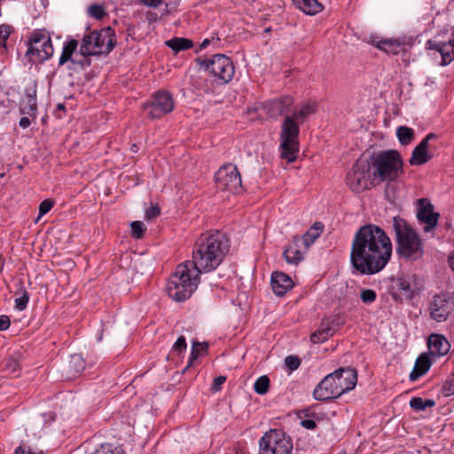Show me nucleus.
<instances>
[{
  "mask_svg": "<svg viewBox=\"0 0 454 454\" xmlns=\"http://www.w3.org/2000/svg\"><path fill=\"white\" fill-rule=\"evenodd\" d=\"M230 247L229 238L220 231L202 233L195 241L192 260L189 261V265L200 272L215 270L228 254Z\"/></svg>",
  "mask_w": 454,
  "mask_h": 454,
  "instance_id": "nucleus-2",
  "label": "nucleus"
},
{
  "mask_svg": "<svg viewBox=\"0 0 454 454\" xmlns=\"http://www.w3.org/2000/svg\"><path fill=\"white\" fill-rule=\"evenodd\" d=\"M55 201L51 199L43 200L39 205V216L46 215L54 207Z\"/></svg>",
  "mask_w": 454,
  "mask_h": 454,
  "instance_id": "nucleus-48",
  "label": "nucleus"
},
{
  "mask_svg": "<svg viewBox=\"0 0 454 454\" xmlns=\"http://www.w3.org/2000/svg\"><path fill=\"white\" fill-rule=\"evenodd\" d=\"M373 179L380 182H393L403 174V161L396 150L380 151L373 153L369 160Z\"/></svg>",
  "mask_w": 454,
  "mask_h": 454,
  "instance_id": "nucleus-6",
  "label": "nucleus"
},
{
  "mask_svg": "<svg viewBox=\"0 0 454 454\" xmlns=\"http://www.w3.org/2000/svg\"><path fill=\"white\" fill-rule=\"evenodd\" d=\"M186 348H187L186 339L184 336L181 335L177 338L176 341L174 343L169 356H180L183 353H184L186 351Z\"/></svg>",
  "mask_w": 454,
  "mask_h": 454,
  "instance_id": "nucleus-42",
  "label": "nucleus"
},
{
  "mask_svg": "<svg viewBox=\"0 0 454 454\" xmlns=\"http://www.w3.org/2000/svg\"><path fill=\"white\" fill-rule=\"evenodd\" d=\"M432 365L430 355L427 353L421 354L416 360L413 370L409 375L411 381H416L421 376L425 375Z\"/></svg>",
  "mask_w": 454,
  "mask_h": 454,
  "instance_id": "nucleus-27",
  "label": "nucleus"
},
{
  "mask_svg": "<svg viewBox=\"0 0 454 454\" xmlns=\"http://www.w3.org/2000/svg\"><path fill=\"white\" fill-rule=\"evenodd\" d=\"M57 111H66V106L62 103H59L57 105V107H56V112Z\"/></svg>",
  "mask_w": 454,
  "mask_h": 454,
  "instance_id": "nucleus-63",
  "label": "nucleus"
},
{
  "mask_svg": "<svg viewBox=\"0 0 454 454\" xmlns=\"http://www.w3.org/2000/svg\"><path fill=\"white\" fill-rule=\"evenodd\" d=\"M175 103L172 94L165 90H160L151 96V99L143 103L142 109L147 118L160 119L174 110Z\"/></svg>",
  "mask_w": 454,
  "mask_h": 454,
  "instance_id": "nucleus-11",
  "label": "nucleus"
},
{
  "mask_svg": "<svg viewBox=\"0 0 454 454\" xmlns=\"http://www.w3.org/2000/svg\"><path fill=\"white\" fill-rule=\"evenodd\" d=\"M323 229L324 224L321 222H316L301 237H300L301 244L303 246L304 251H307L316 239L319 238Z\"/></svg>",
  "mask_w": 454,
  "mask_h": 454,
  "instance_id": "nucleus-28",
  "label": "nucleus"
},
{
  "mask_svg": "<svg viewBox=\"0 0 454 454\" xmlns=\"http://www.w3.org/2000/svg\"><path fill=\"white\" fill-rule=\"evenodd\" d=\"M292 2L297 9L308 15H316L324 9L318 0H292Z\"/></svg>",
  "mask_w": 454,
  "mask_h": 454,
  "instance_id": "nucleus-30",
  "label": "nucleus"
},
{
  "mask_svg": "<svg viewBox=\"0 0 454 454\" xmlns=\"http://www.w3.org/2000/svg\"><path fill=\"white\" fill-rule=\"evenodd\" d=\"M165 44L176 55L180 51H187L194 46L192 40L184 37H173L165 42Z\"/></svg>",
  "mask_w": 454,
  "mask_h": 454,
  "instance_id": "nucleus-32",
  "label": "nucleus"
},
{
  "mask_svg": "<svg viewBox=\"0 0 454 454\" xmlns=\"http://www.w3.org/2000/svg\"><path fill=\"white\" fill-rule=\"evenodd\" d=\"M392 252L393 245L387 232L376 224L367 223L355 232L350 263L361 275H374L387 266Z\"/></svg>",
  "mask_w": 454,
  "mask_h": 454,
  "instance_id": "nucleus-1",
  "label": "nucleus"
},
{
  "mask_svg": "<svg viewBox=\"0 0 454 454\" xmlns=\"http://www.w3.org/2000/svg\"><path fill=\"white\" fill-rule=\"evenodd\" d=\"M26 44L27 45L26 57L31 64L43 63L53 55L51 36L44 31L35 30Z\"/></svg>",
  "mask_w": 454,
  "mask_h": 454,
  "instance_id": "nucleus-8",
  "label": "nucleus"
},
{
  "mask_svg": "<svg viewBox=\"0 0 454 454\" xmlns=\"http://www.w3.org/2000/svg\"><path fill=\"white\" fill-rule=\"evenodd\" d=\"M4 265V258L2 254H0V273L3 271Z\"/></svg>",
  "mask_w": 454,
  "mask_h": 454,
  "instance_id": "nucleus-64",
  "label": "nucleus"
},
{
  "mask_svg": "<svg viewBox=\"0 0 454 454\" xmlns=\"http://www.w3.org/2000/svg\"><path fill=\"white\" fill-rule=\"evenodd\" d=\"M211 43V40L208 39V38H206L202 41V43H200L199 49L196 50V53H198L200 51H202L204 49H206Z\"/></svg>",
  "mask_w": 454,
  "mask_h": 454,
  "instance_id": "nucleus-61",
  "label": "nucleus"
},
{
  "mask_svg": "<svg viewBox=\"0 0 454 454\" xmlns=\"http://www.w3.org/2000/svg\"><path fill=\"white\" fill-rule=\"evenodd\" d=\"M270 285L273 293L277 296L282 297L294 287V281L287 274L274 271L271 275Z\"/></svg>",
  "mask_w": 454,
  "mask_h": 454,
  "instance_id": "nucleus-20",
  "label": "nucleus"
},
{
  "mask_svg": "<svg viewBox=\"0 0 454 454\" xmlns=\"http://www.w3.org/2000/svg\"><path fill=\"white\" fill-rule=\"evenodd\" d=\"M396 136L401 145H408L415 138L414 129L406 126H400L396 129Z\"/></svg>",
  "mask_w": 454,
  "mask_h": 454,
  "instance_id": "nucleus-36",
  "label": "nucleus"
},
{
  "mask_svg": "<svg viewBox=\"0 0 454 454\" xmlns=\"http://www.w3.org/2000/svg\"><path fill=\"white\" fill-rule=\"evenodd\" d=\"M410 406L415 411H421L427 408L434 407L435 402L433 399H423L422 397L414 396L410 400Z\"/></svg>",
  "mask_w": 454,
  "mask_h": 454,
  "instance_id": "nucleus-37",
  "label": "nucleus"
},
{
  "mask_svg": "<svg viewBox=\"0 0 454 454\" xmlns=\"http://www.w3.org/2000/svg\"><path fill=\"white\" fill-rule=\"evenodd\" d=\"M360 299L364 304H372L377 299V294L372 289L364 288L360 293Z\"/></svg>",
  "mask_w": 454,
  "mask_h": 454,
  "instance_id": "nucleus-44",
  "label": "nucleus"
},
{
  "mask_svg": "<svg viewBox=\"0 0 454 454\" xmlns=\"http://www.w3.org/2000/svg\"><path fill=\"white\" fill-rule=\"evenodd\" d=\"M270 384V378L267 375H262L255 380L254 390L258 395H265L269 391Z\"/></svg>",
  "mask_w": 454,
  "mask_h": 454,
  "instance_id": "nucleus-40",
  "label": "nucleus"
},
{
  "mask_svg": "<svg viewBox=\"0 0 454 454\" xmlns=\"http://www.w3.org/2000/svg\"><path fill=\"white\" fill-rule=\"evenodd\" d=\"M227 378L226 376H217L214 379L213 384L211 386V390L213 392H218L222 388V385L226 381Z\"/></svg>",
  "mask_w": 454,
  "mask_h": 454,
  "instance_id": "nucleus-53",
  "label": "nucleus"
},
{
  "mask_svg": "<svg viewBox=\"0 0 454 454\" xmlns=\"http://www.w3.org/2000/svg\"><path fill=\"white\" fill-rule=\"evenodd\" d=\"M89 41L87 40H82L81 45H80V57L76 56L70 64L72 66H69V69H76L79 67L81 70H85L91 65V59L90 56L98 55V52L96 51H92L90 47H88Z\"/></svg>",
  "mask_w": 454,
  "mask_h": 454,
  "instance_id": "nucleus-23",
  "label": "nucleus"
},
{
  "mask_svg": "<svg viewBox=\"0 0 454 454\" xmlns=\"http://www.w3.org/2000/svg\"><path fill=\"white\" fill-rule=\"evenodd\" d=\"M11 325V319L7 315L0 316V331L7 330Z\"/></svg>",
  "mask_w": 454,
  "mask_h": 454,
  "instance_id": "nucleus-55",
  "label": "nucleus"
},
{
  "mask_svg": "<svg viewBox=\"0 0 454 454\" xmlns=\"http://www.w3.org/2000/svg\"><path fill=\"white\" fill-rule=\"evenodd\" d=\"M36 83L29 85L25 88L24 98L21 99L20 113L21 114H27L33 118L36 116L37 113V98H36Z\"/></svg>",
  "mask_w": 454,
  "mask_h": 454,
  "instance_id": "nucleus-19",
  "label": "nucleus"
},
{
  "mask_svg": "<svg viewBox=\"0 0 454 454\" xmlns=\"http://www.w3.org/2000/svg\"><path fill=\"white\" fill-rule=\"evenodd\" d=\"M441 392L443 395V396H446V397L454 395V382L452 381V380H450V377L442 384Z\"/></svg>",
  "mask_w": 454,
  "mask_h": 454,
  "instance_id": "nucleus-50",
  "label": "nucleus"
},
{
  "mask_svg": "<svg viewBox=\"0 0 454 454\" xmlns=\"http://www.w3.org/2000/svg\"><path fill=\"white\" fill-rule=\"evenodd\" d=\"M293 442L283 431L271 429L260 440V454H292Z\"/></svg>",
  "mask_w": 454,
  "mask_h": 454,
  "instance_id": "nucleus-9",
  "label": "nucleus"
},
{
  "mask_svg": "<svg viewBox=\"0 0 454 454\" xmlns=\"http://www.w3.org/2000/svg\"><path fill=\"white\" fill-rule=\"evenodd\" d=\"M30 124H31V121L28 117H21L19 121V125L22 129L28 128L30 126Z\"/></svg>",
  "mask_w": 454,
  "mask_h": 454,
  "instance_id": "nucleus-60",
  "label": "nucleus"
},
{
  "mask_svg": "<svg viewBox=\"0 0 454 454\" xmlns=\"http://www.w3.org/2000/svg\"><path fill=\"white\" fill-rule=\"evenodd\" d=\"M211 74L220 81V84L230 82L235 74L231 59L224 54H215Z\"/></svg>",
  "mask_w": 454,
  "mask_h": 454,
  "instance_id": "nucleus-16",
  "label": "nucleus"
},
{
  "mask_svg": "<svg viewBox=\"0 0 454 454\" xmlns=\"http://www.w3.org/2000/svg\"><path fill=\"white\" fill-rule=\"evenodd\" d=\"M14 454H42V453H35V452H32L31 450L29 448H27V450H26L25 448H23L22 446H19L16 450H15V452Z\"/></svg>",
  "mask_w": 454,
  "mask_h": 454,
  "instance_id": "nucleus-59",
  "label": "nucleus"
},
{
  "mask_svg": "<svg viewBox=\"0 0 454 454\" xmlns=\"http://www.w3.org/2000/svg\"><path fill=\"white\" fill-rule=\"evenodd\" d=\"M78 42L75 39H70L64 43L62 52L59 60V66H63L67 62H71L74 53L76 51Z\"/></svg>",
  "mask_w": 454,
  "mask_h": 454,
  "instance_id": "nucleus-33",
  "label": "nucleus"
},
{
  "mask_svg": "<svg viewBox=\"0 0 454 454\" xmlns=\"http://www.w3.org/2000/svg\"><path fill=\"white\" fill-rule=\"evenodd\" d=\"M439 217L440 214L434 211V206L427 198L417 200V218L419 223L425 224V232H429L436 227Z\"/></svg>",
  "mask_w": 454,
  "mask_h": 454,
  "instance_id": "nucleus-15",
  "label": "nucleus"
},
{
  "mask_svg": "<svg viewBox=\"0 0 454 454\" xmlns=\"http://www.w3.org/2000/svg\"><path fill=\"white\" fill-rule=\"evenodd\" d=\"M20 293L21 295L15 299V308L19 310H23L27 308L30 296L27 289L23 286V282L20 281Z\"/></svg>",
  "mask_w": 454,
  "mask_h": 454,
  "instance_id": "nucleus-41",
  "label": "nucleus"
},
{
  "mask_svg": "<svg viewBox=\"0 0 454 454\" xmlns=\"http://www.w3.org/2000/svg\"><path fill=\"white\" fill-rule=\"evenodd\" d=\"M192 85L205 94H214L215 81L208 78L202 79L200 76L192 78Z\"/></svg>",
  "mask_w": 454,
  "mask_h": 454,
  "instance_id": "nucleus-34",
  "label": "nucleus"
},
{
  "mask_svg": "<svg viewBox=\"0 0 454 454\" xmlns=\"http://www.w3.org/2000/svg\"><path fill=\"white\" fill-rule=\"evenodd\" d=\"M437 135L428 133L420 143L415 146L412 151L411 157L409 160L411 166H420L428 162L433 155L428 152L429 141L435 139Z\"/></svg>",
  "mask_w": 454,
  "mask_h": 454,
  "instance_id": "nucleus-18",
  "label": "nucleus"
},
{
  "mask_svg": "<svg viewBox=\"0 0 454 454\" xmlns=\"http://www.w3.org/2000/svg\"><path fill=\"white\" fill-rule=\"evenodd\" d=\"M301 425L309 430H313L317 427V423L313 419H303L301 422Z\"/></svg>",
  "mask_w": 454,
  "mask_h": 454,
  "instance_id": "nucleus-56",
  "label": "nucleus"
},
{
  "mask_svg": "<svg viewBox=\"0 0 454 454\" xmlns=\"http://www.w3.org/2000/svg\"><path fill=\"white\" fill-rule=\"evenodd\" d=\"M300 127L294 118L286 115L281 124L280 153L288 162H294L299 153Z\"/></svg>",
  "mask_w": 454,
  "mask_h": 454,
  "instance_id": "nucleus-7",
  "label": "nucleus"
},
{
  "mask_svg": "<svg viewBox=\"0 0 454 454\" xmlns=\"http://www.w3.org/2000/svg\"><path fill=\"white\" fill-rule=\"evenodd\" d=\"M300 237L295 235L293 237L292 242L287 245L283 252V257L286 262L291 264H298L304 258L303 252L301 250Z\"/></svg>",
  "mask_w": 454,
  "mask_h": 454,
  "instance_id": "nucleus-24",
  "label": "nucleus"
},
{
  "mask_svg": "<svg viewBox=\"0 0 454 454\" xmlns=\"http://www.w3.org/2000/svg\"><path fill=\"white\" fill-rule=\"evenodd\" d=\"M396 254L405 262H415L423 257L425 250L421 237L403 217L393 218Z\"/></svg>",
  "mask_w": 454,
  "mask_h": 454,
  "instance_id": "nucleus-4",
  "label": "nucleus"
},
{
  "mask_svg": "<svg viewBox=\"0 0 454 454\" xmlns=\"http://www.w3.org/2000/svg\"><path fill=\"white\" fill-rule=\"evenodd\" d=\"M91 454H126L122 445L112 442L101 443Z\"/></svg>",
  "mask_w": 454,
  "mask_h": 454,
  "instance_id": "nucleus-35",
  "label": "nucleus"
},
{
  "mask_svg": "<svg viewBox=\"0 0 454 454\" xmlns=\"http://www.w3.org/2000/svg\"><path fill=\"white\" fill-rule=\"evenodd\" d=\"M160 215V207L155 206H151L149 208L145 210V218L150 220L153 219Z\"/></svg>",
  "mask_w": 454,
  "mask_h": 454,
  "instance_id": "nucleus-54",
  "label": "nucleus"
},
{
  "mask_svg": "<svg viewBox=\"0 0 454 454\" xmlns=\"http://www.w3.org/2000/svg\"><path fill=\"white\" fill-rule=\"evenodd\" d=\"M454 43V27L443 29L426 43V49L432 50L445 47L447 43Z\"/></svg>",
  "mask_w": 454,
  "mask_h": 454,
  "instance_id": "nucleus-26",
  "label": "nucleus"
},
{
  "mask_svg": "<svg viewBox=\"0 0 454 454\" xmlns=\"http://www.w3.org/2000/svg\"><path fill=\"white\" fill-rule=\"evenodd\" d=\"M388 293L392 299L399 304L403 303V300L411 301L415 296L410 278L407 277L393 278Z\"/></svg>",
  "mask_w": 454,
  "mask_h": 454,
  "instance_id": "nucleus-17",
  "label": "nucleus"
},
{
  "mask_svg": "<svg viewBox=\"0 0 454 454\" xmlns=\"http://www.w3.org/2000/svg\"><path fill=\"white\" fill-rule=\"evenodd\" d=\"M301 363V361L297 356H287L285 359V364L290 372L297 370Z\"/></svg>",
  "mask_w": 454,
  "mask_h": 454,
  "instance_id": "nucleus-46",
  "label": "nucleus"
},
{
  "mask_svg": "<svg viewBox=\"0 0 454 454\" xmlns=\"http://www.w3.org/2000/svg\"><path fill=\"white\" fill-rule=\"evenodd\" d=\"M317 107V106L315 103H313V104L307 103V104L303 105L300 109L295 110L294 112L293 118H294V120H297V121H299L300 122L302 123L303 121L309 115L316 113Z\"/></svg>",
  "mask_w": 454,
  "mask_h": 454,
  "instance_id": "nucleus-38",
  "label": "nucleus"
},
{
  "mask_svg": "<svg viewBox=\"0 0 454 454\" xmlns=\"http://www.w3.org/2000/svg\"><path fill=\"white\" fill-rule=\"evenodd\" d=\"M89 41L88 47L96 51L98 54H108L116 45V34L111 27L100 30H93L85 34L82 40Z\"/></svg>",
  "mask_w": 454,
  "mask_h": 454,
  "instance_id": "nucleus-12",
  "label": "nucleus"
},
{
  "mask_svg": "<svg viewBox=\"0 0 454 454\" xmlns=\"http://www.w3.org/2000/svg\"><path fill=\"white\" fill-rule=\"evenodd\" d=\"M12 31L13 27L11 25H0V47L6 48V41Z\"/></svg>",
  "mask_w": 454,
  "mask_h": 454,
  "instance_id": "nucleus-45",
  "label": "nucleus"
},
{
  "mask_svg": "<svg viewBox=\"0 0 454 454\" xmlns=\"http://www.w3.org/2000/svg\"><path fill=\"white\" fill-rule=\"evenodd\" d=\"M369 160L358 159L346 176L347 185L356 193L368 190L372 185Z\"/></svg>",
  "mask_w": 454,
  "mask_h": 454,
  "instance_id": "nucleus-10",
  "label": "nucleus"
},
{
  "mask_svg": "<svg viewBox=\"0 0 454 454\" xmlns=\"http://www.w3.org/2000/svg\"><path fill=\"white\" fill-rule=\"evenodd\" d=\"M200 356V350L198 348H196V344L192 343V351L188 359V364L186 367L184 368V371L187 370L190 367L194 366L197 364V361Z\"/></svg>",
  "mask_w": 454,
  "mask_h": 454,
  "instance_id": "nucleus-47",
  "label": "nucleus"
},
{
  "mask_svg": "<svg viewBox=\"0 0 454 454\" xmlns=\"http://www.w3.org/2000/svg\"><path fill=\"white\" fill-rule=\"evenodd\" d=\"M195 61L197 62V64L199 66L203 67L205 69V71H208L211 74L212 67H213V64H211V63H213V61H215V55H213L210 59L197 58L195 59Z\"/></svg>",
  "mask_w": 454,
  "mask_h": 454,
  "instance_id": "nucleus-51",
  "label": "nucleus"
},
{
  "mask_svg": "<svg viewBox=\"0 0 454 454\" xmlns=\"http://www.w3.org/2000/svg\"><path fill=\"white\" fill-rule=\"evenodd\" d=\"M200 273V270L189 265V261L178 264L168 281V295L177 302L188 300L198 287Z\"/></svg>",
  "mask_w": 454,
  "mask_h": 454,
  "instance_id": "nucleus-5",
  "label": "nucleus"
},
{
  "mask_svg": "<svg viewBox=\"0 0 454 454\" xmlns=\"http://www.w3.org/2000/svg\"><path fill=\"white\" fill-rule=\"evenodd\" d=\"M448 262H449L450 267L454 271V250L449 255Z\"/></svg>",
  "mask_w": 454,
  "mask_h": 454,
  "instance_id": "nucleus-62",
  "label": "nucleus"
},
{
  "mask_svg": "<svg viewBox=\"0 0 454 454\" xmlns=\"http://www.w3.org/2000/svg\"><path fill=\"white\" fill-rule=\"evenodd\" d=\"M89 12H90V14L98 19V20H101L105 17L106 15V12H105V9L102 5H99V4H92L90 6L89 8Z\"/></svg>",
  "mask_w": 454,
  "mask_h": 454,
  "instance_id": "nucleus-49",
  "label": "nucleus"
},
{
  "mask_svg": "<svg viewBox=\"0 0 454 454\" xmlns=\"http://www.w3.org/2000/svg\"><path fill=\"white\" fill-rule=\"evenodd\" d=\"M438 51L442 56V66H447L454 60V42L446 44L445 47L433 49Z\"/></svg>",
  "mask_w": 454,
  "mask_h": 454,
  "instance_id": "nucleus-39",
  "label": "nucleus"
},
{
  "mask_svg": "<svg viewBox=\"0 0 454 454\" xmlns=\"http://www.w3.org/2000/svg\"><path fill=\"white\" fill-rule=\"evenodd\" d=\"M193 343L196 344V348H199L200 352H202L204 354L207 353V350H208V343L207 342L193 341Z\"/></svg>",
  "mask_w": 454,
  "mask_h": 454,
  "instance_id": "nucleus-58",
  "label": "nucleus"
},
{
  "mask_svg": "<svg viewBox=\"0 0 454 454\" xmlns=\"http://www.w3.org/2000/svg\"><path fill=\"white\" fill-rule=\"evenodd\" d=\"M85 369V361L81 354H74L70 356L67 364L68 378L73 379L80 375Z\"/></svg>",
  "mask_w": 454,
  "mask_h": 454,
  "instance_id": "nucleus-31",
  "label": "nucleus"
},
{
  "mask_svg": "<svg viewBox=\"0 0 454 454\" xmlns=\"http://www.w3.org/2000/svg\"><path fill=\"white\" fill-rule=\"evenodd\" d=\"M215 181L219 189L239 192L242 189L241 176L235 165L225 164L215 173Z\"/></svg>",
  "mask_w": 454,
  "mask_h": 454,
  "instance_id": "nucleus-14",
  "label": "nucleus"
},
{
  "mask_svg": "<svg viewBox=\"0 0 454 454\" xmlns=\"http://www.w3.org/2000/svg\"><path fill=\"white\" fill-rule=\"evenodd\" d=\"M140 2L147 6L156 8L161 4V0H140Z\"/></svg>",
  "mask_w": 454,
  "mask_h": 454,
  "instance_id": "nucleus-57",
  "label": "nucleus"
},
{
  "mask_svg": "<svg viewBox=\"0 0 454 454\" xmlns=\"http://www.w3.org/2000/svg\"><path fill=\"white\" fill-rule=\"evenodd\" d=\"M4 368L8 372L16 373L20 371V364L16 359L10 358L6 361Z\"/></svg>",
  "mask_w": 454,
  "mask_h": 454,
  "instance_id": "nucleus-52",
  "label": "nucleus"
},
{
  "mask_svg": "<svg viewBox=\"0 0 454 454\" xmlns=\"http://www.w3.org/2000/svg\"><path fill=\"white\" fill-rule=\"evenodd\" d=\"M427 310L432 320L437 323L447 321L454 312V294L442 292L433 295Z\"/></svg>",
  "mask_w": 454,
  "mask_h": 454,
  "instance_id": "nucleus-13",
  "label": "nucleus"
},
{
  "mask_svg": "<svg viewBox=\"0 0 454 454\" xmlns=\"http://www.w3.org/2000/svg\"><path fill=\"white\" fill-rule=\"evenodd\" d=\"M376 47L387 53L397 55L405 47L404 40L384 39L377 43Z\"/></svg>",
  "mask_w": 454,
  "mask_h": 454,
  "instance_id": "nucleus-29",
  "label": "nucleus"
},
{
  "mask_svg": "<svg viewBox=\"0 0 454 454\" xmlns=\"http://www.w3.org/2000/svg\"><path fill=\"white\" fill-rule=\"evenodd\" d=\"M294 103L293 97L288 95L280 96L277 98L271 99L268 103V109L272 116L289 115L290 107Z\"/></svg>",
  "mask_w": 454,
  "mask_h": 454,
  "instance_id": "nucleus-22",
  "label": "nucleus"
},
{
  "mask_svg": "<svg viewBox=\"0 0 454 454\" xmlns=\"http://www.w3.org/2000/svg\"><path fill=\"white\" fill-rule=\"evenodd\" d=\"M429 355L435 357H441L448 354L450 349V344L448 340L439 333H432L427 340Z\"/></svg>",
  "mask_w": 454,
  "mask_h": 454,
  "instance_id": "nucleus-21",
  "label": "nucleus"
},
{
  "mask_svg": "<svg viewBox=\"0 0 454 454\" xmlns=\"http://www.w3.org/2000/svg\"><path fill=\"white\" fill-rule=\"evenodd\" d=\"M334 324L335 318L322 320L319 329L310 335V341L314 344H319L327 340L334 333V329L333 328Z\"/></svg>",
  "mask_w": 454,
  "mask_h": 454,
  "instance_id": "nucleus-25",
  "label": "nucleus"
},
{
  "mask_svg": "<svg viewBox=\"0 0 454 454\" xmlns=\"http://www.w3.org/2000/svg\"><path fill=\"white\" fill-rule=\"evenodd\" d=\"M131 227V237L133 239H142L145 235L146 228L145 224L140 221H134L130 224Z\"/></svg>",
  "mask_w": 454,
  "mask_h": 454,
  "instance_id": "nucleus-43",
  "label": "nucleus"
},
{
  "mask_svg": "<svg viewBox=\"0 0 454 454\" xmlns=\"http://www.w3.org/2000/svg\"><path fill=\"white\" fill-rule=\"evenodd\" d=\"M357 382V372L351 367H341L326 375L315 387L313 396L317 401H329L353 389Z\"/></svg>",
  "mask_w": 454,
  "mask_h": 454,
  "instance_id": "nucleus-3",
  "label": "nucleus"
}]
</instances>
